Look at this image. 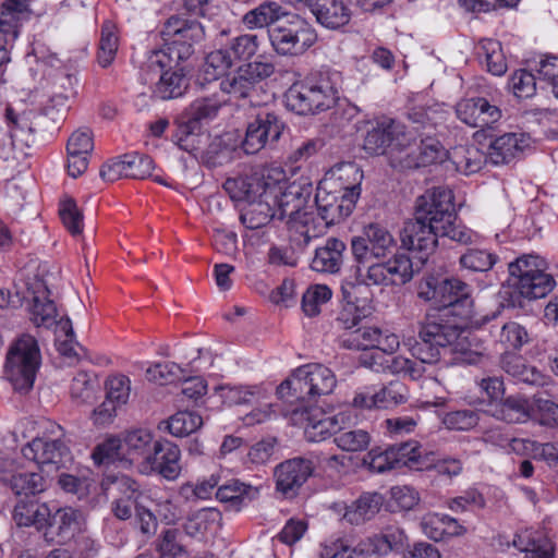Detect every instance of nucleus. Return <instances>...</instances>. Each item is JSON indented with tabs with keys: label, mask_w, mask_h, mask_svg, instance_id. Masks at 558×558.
<instances>
[{
	"label": "nucleus",
	"mask_w": 558,
	"mask_h": 558,
	"mask_svg": "<svg viewBox=\"0 0 558 558\" xmlns=\"http://www.w3.org/2000/svg\"><path fill=\"white\" fill-rule=\"evenodd\" d=\"M465 330L457 324L441 323L434 314H428L418 322L417 339L411 347L412 355L418 362L409 360L404 376L416 380L425 373L424 364L437 363L442 353L462 351Z\"/></svg>",
	"instance_id": "nucleus-1"
},
{
	"label": "nucleus",
	"mask_w": 558,
	"mask_h": 558,
	"mask_svg": "<svg viewBox=\"0 0 558 558\" xmlns=\"http://www.w3.org/2000/svg\"><path fill=\"white\" fill-rule=\"evenodd\" d=\"M440 186L427 190L415 199L413 218L404 222L400 232L402 246L426 259L437 247L440 223H448L447 213L438 206Z\"/></svg>",
	"instance_id": "nucleus-2"
},
{
	"label": "nucleus",
	"mask_w": 558,
	"mask_h": 558,
	"mask_svg": "<svg viewBox=\"0 0 558 558\" xmlns=\"http://www.w3.org/2000/svg\"><path fill=\"white\" fill-rule=\"evenodd\" d=\"M337 386L333 372L318 363L298 367L277 388L280 399L291 405H314L318 400L332 393Z\"/></svg>",
	"instance_id": "nucleus-3"
},
{
	"label": "nucleus",
	"mask_w": 558,
	"mask_h": 558,
	"mask_svg": "<svg viewBox=\"0 0 558 558\" xmlns=\"http://www.w3.org/2000/svg\"><path fill=\"white\" fill-rule=\"evenodd\" d=\"M339 73H319L315 77L292 84L287 90V107L298 114H310L332 108L338 99Z\"/></svg>",
	"instance_id": "nucleus-4"
},
{
	"label": "nucleus",
	"mask_w": 558,
	"mask_h": 558,
	"mask_svg": "<svg viewBox=\"0 0 558 558\" xmlns=\"http://www.w3.org/2000/svg\"><path fill=\"white\" fill-rule=\"evenodd\" d=\"M420 299L433 302L434 308L426 312L441 319V323L450 322L445 318L456 314L457 307L465 308L471 305L470 287L457 278H438L426 276L418 284Z\"/></svg>",
	"instance_id": "nucleus-5"
},
{
	"label": "nucleus",
	"mask_w": 558,
	"mask_h": 558,
	"mask_svg": "<svg viewBox=\"0 0 558 558\" xmlns=\"http://www.w3.org/2000/svg\"><path fill=\"white\" fill-rule=\"evenodd\" d=\"M512 306H522L520 298L535 300L546 296L555 287L554 278L538 269L537 257L522 256L509 264Z\"/></svg>",
	"instance_id": "nucleus-6"
},
{
	"label": "nucleus",
	"mask_w": 558,
	"mask_h": 558,
	"mask_svg": "<svg viewBox=\"0 0 558 558\" xmlns=\"http://www.w3.org/2000/svg\"><path fill=\"white\" fill-rule=\"evenodd\" d=\"M40 361L35 337L22 335L12 343L7 354L5 375L15 390L25 393L33 388Z\"/></svg>",
	"instance_id": "nucleus-7"
},
{
	"label": "nucleus",
	"mask_w": 558,
	"mask_h": 558,
	"mask_svg": "<svg viewBox=\"0 0 558 558\" xmlns=\"http://www.w3.org/2000/svg\"><path fill=\"white\" fill-rule=\"evenodd\" d=\"M270 44L280 56H301L317 40L314 27L302 16L288 13L268 29Z\"/></svg>",
	"instance_id": "nucleus-8"
},
{
	"label": "nucleus",
	"mask_w": 558,
	"mask_h": 558,
	"mask_svg": "<svg viewBox=\"0 0 558 558\" xmlns=\"http://www.w3.org/2000/svg\"><path fill=\"white\" fill-rule=\"evenodd\" d=\"M217 94L196 98L177 120V130L173 141L189 153L198 148V136L202 134V122L214 119L223 105Z\"/></svg>",
	"instance_id": "nucleus-9"
},
{
	"label": "nucleus",
	"mask_w": 558,
	"mask_h": 558,
	"mask_svg": "<svg viewBox=\"0 0 558 558\" xmlns=\"http://www.w3.org/2000/svg\"><path fill=\"white\" fill-rule=\"evenodd\" d=\"M413 269L410 258L404 255H395L392 259L384 262L374 260L369 264L357 266L354 283H362L367 290L369 286H400L412 279Z\"/></svg>",
	"instance_id": "nucleus-10"
},
{
	"label": "nucleus",
	"mask_w": 558,
	"mask_h": 558,
	"mask_svg": "<svg viewBox=\"0 0 558 558\" xmlns=\"http://www.w3.org/2000/svg\"><path fill=\"white\" fill-rule=\"evenodd\" d=\"M405 126L392 119H384L372 124L366 131L363 149L369 155H387L390 166L396 168V155L400 156L407 144Z\"/></svg>",
	"instance_id": "nucleus-11"
},
{
	"label": "nucleus",
	"mask_w": 558,
	"mask_h": 558,
	"mask_svg": "<svg viewBox=\"0 0 558 558\" xmlns=\"http://www.w3.org/2000/svg\"><path fill=\"white\" fill-rule=\"evenodd\" d=\"M286 123L276 111L260 110L247 122L241 148L247 155H254L266 147H274L280 140Z\"/></svg>",
	"instance_id": "nucleus-12"
},
{
	"label": "nucleus",
	"mask_w": 558,
	"mask_h": 558,
	"mask_svg": "<svg viewBox=\"0 0 558 558\" xmlns=\"http://www.w3.org/2000/svg\"><path fill=\"white\" fill-rule=\"evenodd\" d=\"M293 425L304 427V433L310 441H320L327 436L338 435L340 429H343L342 424L347 416L339 413L333 416H325L320 409L314 405H295L287 411Z\"/></svg>",
	"instance_id": "nucleus-13"
},
{
	"label": "nucleus",
	"mask_w": 558,
	"mask_h": 558,
	"mask_svg": "<svg viewBox=\"0 0 558 558\" xmlns=\"http://www.w3.org/2000/svg\"><path fill=\"white\" fill-rule=\"evenodd\" d=\"M360 193V184L333 191L318 185L314 203L325 226L328 227L347 218L352 213Z\"/></svg>",
	"instance_id": "nucleus-14"
},
{
	"label": "nucleus",
	"mask_w": 558,
	"mask_h": 558,
	"mask_svg": "<svg viewBox=\"0 0 558 558\" xmlns=\"http://www.w3.org/2000/svg\"><path fill=\"white\" fill-rule=\"evenodd\" d=\"M23 456L35 461L43 473L51 476L72 462V454L68 445L61 438H34L22 449Z\"/></svg>",
	"instance_id": "nucleus-15"
},
{
	"label": "nucleus",
	"mask_w": 558,
	"mask_h": 558,
	"mask_svg": "<svg viewBox=\"0 0 558 558\" xmlns=\"http://www.w3.org/2000/svg\"><path fill=\"white\" fill-rule=\"evenodd\" d=\"M275 66L269 62H248L220 82L221 92L235 98H247L264 80L271 76Z\"/></svg>",
	"instance_id": "nucleus-16"
},
{
	"label": "nucleus",
	"mask_w": 558,
	"mask_h": 558,
	"mask_svg": "<svg viewBox=\"0 0 558 558\" xmlns=\"http://www.w3.org/2000/svg\"><path fill=\"white\" fill-rule=\"evenodd\" d=\"M184 68L151 65L150 57L143 68L146 83H154L153 97L169 100L181 97L187 88V80L183 73Z\"/></svg>",
	"instance_id": "nucleus-17"
},
{
	"label": "nucleus",
	"mask_w": 558,
	"mask_h": 558,
	"mask_svg": "<svg viewBox=\"0 0 558 558\" xmlns=\"http://www.w3.org/2000/svg\"><path fill=\"white\" fill-rule=\"evenodd\" d=\"M315 470L312 460L296 457L279 463L274 470L276 490L284 498H294L301 487L313 475Z\"/></svg>",
	"instance_id": "nucleus-18"
},
{
	"label": "nucleus",
	"mask_w": 558,
	"mask_h": 558,
	"mask_svg": "<svg viewBox=\"0 0 558 558\" xmlns=\"http://www.w3.org/2000/svg\"><path fill=\"white\" fill-rule=\"evenodd\" d=\"M28 12L27 0H7L0 7V74L10 61L8 46L16 39L21 22Z\"/></svg>",
	"instance_id": "nucleus-19"
},
{
	"label": "nucleus",
	"mask_w": 558,
	"mask_h": 558,
	"mask_svg": "<svg viewBox=\"0 0 558 558\" xmlns=\"http://www.w3.org/2000/svg\"><path fill=\"white\" fill-rule=\"evenodd\" d=\"M180 449L169 440H156L153 451L146 456L138 469L142 473L156 472L167 480H175L181 473Z\"/></svg>",
	"instance_id": "nucleus-20"
},
{
	"label": "nucleus",
	"mask_w": 558,
	"mask_h": 558,
	"mask_svg": "<svg viewBox=\"0 0 558 558\" xmlns=\"http://www.w3.org/2000/svg\"><path fill=\"white\" fill-rule=\"evenodd\" d=\"M400 156L396 155V169L411 170L420 167H426L442 160L445 155L440 144L433 140L421 141L416 143L408 133L407 144L402 147Z\"/></svg>",
	"instance_id": "nucleus-21"
},
{
	"label": "nucleus",
	"mask_w": 558,
	"mask_h": 558,
	"mask_svg": "<svg viewBox=\"0 0 558 558\" xmlns=\"http://www.w3.org/2000/svg\"><path fill=\"white\" fill-rule=\"evenodd\" d=\"M364 286L345 279L341 284L342 298L345 304L338 313L335 323L339 329L353 331L361 325L362 320L371 314V308L359 304V295L362 294Z\"/></svg>",
	"instance_id": "nucleus-22"
},
{
	"label": "nucleus",
	"mask_w": 558,
	"mask_h": 558,
	"mask_svg": "<svg viewBox=\"0 0 558 558\" xmlns=\"http://www.w3.org/2000/svg\"><path fill=\"white\" fill-rule=\"evenodd\" d=\"M288 192L283 186H279V192L271 195L269 199L277 206L275 209L276 217L279 220H287V223L291 229L299 230V227L303 228L300 232L304 235L305 243H308L315 234L311 233L308 225L314 221L312 211L302 210L301 206L296 204V199H290L287 197Z\"/></svg>",
	"instance_id": "nucleus-23"
},
{
	"label": "nucleus",
	"mask_w": 558,
	"mask_h": 558,
	"mask_svg": "<svg viewBox=\"0 0 558 558\" xmlns=\"http://www.w3.org/2000/svg\"><path fill=\"white\" fill-rule=\"evenodd\" d=\"M456 113L463 123L481 129L490 126L501 118L500 109L483 97L462 99L456 106Z\"/></svg>",
	"instance_id": "nucleus-24"
},
{
	"label": "nucleus",
	"mask_w": 558,
	"mask_h": 558,
	"mask_svg": "<svg viewBox=\"0 0 558 558\" xmlns=\"http://www.w3.org/2000/svg\"><path fill=\"white\" fill-rule=\"evenodd\" d=\"M83 514L72 507L52 508L50 526L45 531L44 541L48 544H62L81 530Z\"/></svg>",
	"instance_id": "nucleus-25"
},
{
	"label": "nucleus",
	"mask_w": 558,
	"mask_h": 558,
	"mask_svg": "<svg viewBox=\"0 0 558 558\" xmlns=\"http://www.w3.org/2000/svg\"><path fill=\"white\" fill-rule=\"evenodd\" d=\"M52 508L38 499H21L13 510V520L19 526L34 527L45 538V531L50 526Z\"/></svg>",
	"instance_id": "nucleus-26"
},
{
	"label": "nucleus",
	"mask_w": 558,
	"mask_h": 558,
	"mask_svg": "<svg viewBox=\"0 0 558 558\" xmlns=\"http://www.w3.org/2000/svg\"><path fill=\"white\" fill-rule=\"evenodd\" d=\"M438 206L440 207V210L444 213L446 211V216H448V223H440L439 235L447 236L463 245L472 244L474 242L475 233L464 226L457 225L458 215L453 203L452 191L440 186V194H438Z\"/></svg>",
	"instance_id": "nucleus-27"
},
{
	"label": "nucleus",
	"mask_w": 558,
	"mask_h": 558,
	"mask_svg": "<svg viewBox=\"0 0 558 558\" xmlns=\"http://www.w3.org/2000/svg\"><path fill=\"white\" fill-rule=\"evenodd\" d=\"M265 186L266 183L258 171L229 178L223 183L225 191L233 201H244L248 204L266 198Z\"/></svg>",
	"instance_id": "nucleus-28"
},
{
	"label": "nucleus",
	"mask_w": 558,
	"mask_h": 558,
	"mask_svg": "<svg viewBox=\"0 0 558 558\" xmlns=\"http://www.w3.org/2000/svg\"><path fill=\"white\" fill-rule=\"evenodd\" d=\"M311 12L326 28L338 29L351 20L348 0H310Z\"/></svg>",
	"instance_id": "nucleus-29"
},
{
	"label": "nucleus",
	"mask_w": 558,
	"mask_h": 558,
	"mask_svg": "<svg viewBox=\"0 0 558 558\" xmlns=\"http://www.w3.org/2000/svg\"><path fill=\"white\" fill-rule=\"evenodd\" d=\"M48 477L45 473L23 471V472H2L0 481L10 487L16 496H36L47 489Z\"/></svg>",
	"instance_id": "nucleus-30"
},
{
	"label": "nucleus",
	"mask_w": 558,
	"mask_h": 558,
	"mask_svg": "<svg viewBox=\"0 0 558 558\" xmlns=\"http://www.w3.org/2000/svg\"><path fill=\"white\" fill-rule=\"evenodd\" d=\"M345 243L337 238H328L325 243L315 250L311 268L322 274H337L343 264Z\"/></svg>",
	"instance_id": "nucleus-31"
},
{
	"label": "nucleus",
	"mask_w": 558,
	"mask_h": 558,
	"mask_svg": "<svg viewBox=\"0 0 558 558\" xmlns=\"http://www.w3.org/2000/svg\"><path fill=\"white\" fill-rule=\"evenodd\" d=\"M162 35L179 43L190 44L195 46L205 38V31L203 25L195 20L183 19L178 15L170 16L162 29Z\"/></svg>",
	"instance_id": "nucleus-32"
},
{
	"label": "nucleus",
	"mask_w": 558,
	"mask_h": 558,
	"mask_svg": "<svg viewBox=\"0 0 558 558\" xmlns=\"http://www.w3.org/2000/svg\"><path fill=\"white\" fill-rule=\"evenodd\" d=\"M288 13L289 12H287L278 2L264 1L256 8L247 11L242 16L241 22L247 29L264 27H268L269 29L278 22L282 21Z\"/></svg>",
	"instance_id": "nucleus-33"
},
{
	"label": "nucleus",
	"mask_w": 558,
	"mask_h": 558,
	"mask_svg": "<svg viewBox=\"0 0 558 558\" xmlns=\"http://www.w3.org/2000/svg\"><path fill=\"white\" fill-rule=\"evenodd\" d=\"M31 319L36 326L51 327L56 324L57 307L53 301L48 299V290L43 283L37 289L29 291Z\"/></svg>",
	"instance_id": "nucleus-34"
},
{
	"label": "nucleus",
	"mask_w": 558,
	"mask_h": 558,
	"mask_svg": "<svg viewBox=\"0 0 558 558\" xmlns=\"http://www.w3.org/2000/svg\"><path fill=\"white\" fill-rule=\"evenodd\" d=\"M525 146H527V138L523 133H506L490 144L488 156L495 165L508 163Z\"/></svg>",
	"instance_id": "nucleus-35"
},
{
	"label": "nucleus",
	"mask_w": 558,
	"mask_h": 558,
	"mask_svg": "<svg viewBox=\"0 0 558 558\" xmlns=\"http://www.w3.org/2000/svg\"><path fill=\"white\" fill-rule=\"evenodd\" d=\"M384 498L378 493H364L351 506L347 507L343 519L359 525L374 518L380 510Z\"/></svg>",
	"instance_id": "nucleus-36"
},
{
	"label": "nucleus",
	"mask_w": 558,
	"mask_h": 558,
	"mask_svg": "<svg viewBox=\"0 0 558 558\" xmlns=\"http://www.w3.org/2000/svg\"><path fill=\"white\" fill-rule=\"evenodd\" d=\"M167 41L165 48L153 51L150 57V64L160 66H169L170 69L180 68L182 62L187 61L194 54V46L182 44L172 39L165 38Z\"/></svg>",
	"instance_id": "nucleus-37"
},
{
	"label": "nucleus",
	"mask_w": 558,
	"mask_h": 558,
	"mask_svg": "<svg viewBox=\"0 0 558 558\" xmlns=\"http://www.w3.org/2000/svg\"><path fill=\"white\" fill-rule=\"evenodd\" d=\"M499 366L505 373L522 383L531 385L542 383V374L536 371L535 367L529 366L521 355L513 352L506 351L502 353L499 360Z\"/></svg>",
	"instance_id": "nucleus-38"
},
{
	"label": "nucleus",
	"mask_w": 558,
	"mask_h": 558,
	"mask_svg": "<svg viewBox=\"0 0 558 558\" xmlns=\"http://www.w3.org/2000/svg\"><path fill=\"white\" fill-rule=\"evenodd\" d=\"M221 512L216 508H204L190 514L183 525L186 535L203 539L216 525H220Z\"/></svg>",
	"instance_id": "nucleus-39"
},
{
	"label": "nucleus",
	"mask_w": 558,
	"mask_h": 558,
	"mask_svg": "<svg viewBox=\"0 0 558 558\" xmlns=\"http://www.w3.org/2000/svg\"><path fill=\"white\" fill-rule=\"evenodd\" d=\"M153 434L147 429H135L125 434L122 439L125 462L134 463L140 458L146 460L151 453L154 442Z\"/></svg>",
	"instance_id": "nucleus-40"
},
{
	"label": "nucleus",
	"mask_w": 558,
	"mask_h": 558,
	"mask_svg": "<svg viewBox=\"0 0 558 558\" xmlns=\"http://www.w3.org/2000/svg\"><path fill=\"white\" fill-rule=\"evenodd\" d=\"M531 407L529 401L521 396H509L496 407L493 415L509 424H519L526 422L531 416Z\"/></svg>",
	"instance_id": "nucleus-41"
},
{
	"label": "nucleus",
	"mask_w": 558,
	"mask_h": 558,
	"mask_svg": "<svg viewBox=\"0 0 558 558\" xmlns=\"http://www.w3.org/2000/svg\"><path fill=\"white\" fill-rule=\"evenodd\" d=\"M258 496V489L251 485L232 481L225 484L217 489L216 497L221 502L230 504V507L240 511L247 501L255 499Z\"/></svg>",
	"instance_id": "nucleus-42"
},
{
	"label": "nucleus",
	"mask_w": 558,
	"mask_h": 558,
	"mask_svg": "<svg viewBox=\"0 0 558 558\" xmlns=\"http://www.w3.org/2000/svg\"><path fill=\"white\" fill-rule=\"evenodd\" d=\"M99 389V383L95 375L78 372L72 379L70 395L76 404H89L96 399Z\"/></svg>",
	"instance_id": "nucleus-43"
},
{
	"label": "nucleus",
	"mask_w": 558,
	"mask_h": 558,
	"mask_svg": "<svg viewBox=\"0 0 558 558\" xmlns=\"http://www.w3.org/2000/svg\"><path fill=\"white\" fill-rule=\"evenodd\" d=\"M489 331L495 341L500 343L507 351L509 349L519 350L530 340L525 328L515 322H509L499 327L493 326Z\"/></svg>",
	"instance_id": "nucleus-44"
},
{
	"label": "nucleus",
	"mask_w": 558,
	"mask_h": 558,
	"mask_svg": "<svg viewBox=\"0 0 558 558\" xmlns=\"http://www.w3.org/2000/svg\"><path fill=\"white\" fill-rule=\"evenodd\" d=\"M269 198H262L255 203H250L247 208L243 209L240 219L245 228L256 230L266 226L271 219L277 218Z\"/></svg>",
	"instance_id": "nucleus-45"
},
{
	"label": "nucleus",
	"mask_w": 558,
	"mask_h": 558,
	"mask_svg": "<svg viewBox=\"0 0 558 558\" xmlns=\"http://www.w3.org/2000/svg\"><path fill=\"white\" fill-rule=\"evenodd\" d=\"M374 542L377 546V555H387L391 551H402L408 537L398 525H387L380 533L373 535Z\"/></svg>",
	"instance_id": "nucleus-46"
},
{
	"label": "nucleus",
	"mask_w": 558,
	"mask_h": 558,
	"mask_svg": "<svg viewBox=\"0 0 558 558\" xmlns=\"http://www.w3.org/2000/svg\"><path fill=\"white\" fill-rule=\"evenodd\" d=\"M167 429L175 437H185L203 425V418L195 412L178 411L166 422Z\"/></svg>",
	"instance_id": "nucleus-47"
},
{
	"label": "nucleus",
	"mask_w": 558,
	"mask_h": 558,
	"mask_svg": "<svg viewBox=\"0 0 558 558\" xmlns=\"http://www.w3.org/2000/svg\"><path fill=\"white\" fill-rule=\"evenodd\" d=\"M380 329L373 326H357L347 338L340 340V344L349 350H365L376 347L379 340Z\"/></svg>",
	"instance_id": "nucleus-48"
},
{
	"label": "nucleus",
	"mask_w": 558,
	"mask_h": 558,
	"mask_svg": "<svg viewBox=\"0 0 558 558\" xmlns=\"http://www.w3.org/2000/svg\"><path fill=\"white\" fill-rule=\"evenodd\" d=\"M259 47L258 36L243 34L232 38L226 46L233 62L247 61L257 52Z\"/></svg>",
	"instance_id": "nucleus-49"
},
{
	"label": "nucleus",
	"mask_w": 558,
	"mask_h": 558,
	"mask_svg": "<svg viewBox=\"0 0 558 558\" xmlns=\"http://www.w3.org/2000/svg\"><path fill=\"white\" fill-rule=\"evenodd\" d=\"M119 46V39L114 31V26L110 22H106L101 27V35L97 52V61L100 66H109L116 58Z\"/></svg>",
	"instance_id": "nucleus-50"
},
{
	"label": "nucleus",
	"mask_w": 558,
	"mask_h": 558,
	"mask_svg": "<svg viewBox=\"0 0 558 558\" xmlns=\"http://www.w3.org/2000/svg\"><path fill=\"white\" fill-rule=\"evenodd\" d=\"M480 50V54L485 58L488 72L497 76L506 73L507 62L499 41L494 39L482 40Z\"/></svg>",
	"instance_id": "nucleus-51"
},
{
	"label": "nucleus",
	"mask_w": 558,
	"mask_h": 558,
	"mask_svg": "<svg viewBox=\"0 0 558 558\" xmlns=\"http://www.w3.org/2000/svg\"><path fill=\"white\" fill-rule=\"evenodd\" d=\"M497 259L498 257L495 254L486 250L468 248L466 252L460 256L459 263L464 269L485 272L493 268Z\"/></svg>",
	"instance_id": "nucleus-52"
},
{
	"label": "nucleus",
	"mask_w": 558,
	"mask_h": 558,
	"mask_svg": "<svg viewBox=\"0 0 558 558\" xmlns=\"http://www.w3.org/2000/svg\"><path fill=\"white\" fill-rule=\"evenodd\" d=\"M408 401V389L400 381H391L384 386L378 392H375L373 404L377 409H390Z\"/></svg>",
	"instance_id": "nucleus-53"
},
{
	"label": "nucleus",
	"mask_w": 558,
	"mask_h": 558,
	"mask_svg": "<svg viewBox=\"0 0 558 558\" xmlns=\"http://www.w3.org/2000/svg\"><path fill=\"white\" fill-rule=\"evenodd\" d=\"M92 458L98 465L110 464L116 461H125L122 439L111 437L97 445L93 451Z\"/></svg>",
	"instance_id": "nucleus-54"
},
{
	"label": "nucleus",
	"mask_w": 558,
	"mask_h": 558,
	"mask_svg": "<svg viewBox=\"0 0 558 558\" xmlns=\"http://www.w3.org/2000/svg\"><path fill=\"white\" fill-rule=\"evenodd\" d=\"M367 242L374 245L377 254L386 258L393 253L396 242L390 232L376 223H372L364 230V236Z\"/></svg>",
	"instance_id": "nucleus-55"
},
{
	"label": "nucleus",
	"mask_w": 558,
	"mask_h": 558,
	"mask_svg": "<svg viewBox=\"0 0 558 558\" xmlns=\"http://www.w3.org/2000/svg\"><path fill=\"white\" fill-rule=\"evenodd\" d=\"M332 292L326 284L311 286L303 294L302 308L305 315L314 317L320 313V305L331 299Z\"/></svg>",
	"instance_id": "nucleus-56"
},
{
	"label": "nucleus",
	"mask_w": 558,
	"mask_h": 558,
	"mask_svg": "<svg viewBox=\"0 0 558 558\" xmlns=\"http://www.w3.org/2000/svg\"><path fill=\"white\" fill-rule=\"evenodd\" d=\"M514 545L526 553V558H553L554 547L546 538H531L526 532L517 535Z\"/></svg>",
	"instance_id": "nucleus-57"
},
{
	"label": "nucleus",
	"mask_w": 558,
	"mask_h": 558,
	"mask_svg": "<svg viewBox=\"0 0 558 558\" xmlns=\"http://www.w3.org/2000/svg\"><path fill=\"white\" fill-rule=\"evenodd\" d=\"M371 436L364 429H340L338 435L333 437V442L338 448L344 451H362L369 445Z\"/></svg>",
	"instance_id": "nucleus-58"
},
{
	"label": "nucleus",
	"mask_w": 558,
	"mask_h": 558,
	"mask_svg": "<svg viewBox=\"0 0 558 558\" xmlns=\"http://www.w3.org/2000/svg\"><path fill=\"white\" fill-rule=\"evenodd\" d=\"M390 449L393 451L395 458H397L396 463L398 468L418 465L424 451L422 446L414 440L391 445Z\"/></svg>",
	"instance_id": "nucleus-59"
},
{
	"label": "nucleus",
	"mask_w": 558,
	"mask_h": 558,
	"mask_svg": "<svg viewBox=\"0 0 558 558\" xmlns=\"http://www.w3.org/2000/svg\"><path fill=\"white\" fill-rule=\"evenodd\" d=\"M185 371L174 362L156 363L146 371L147 378L160 385L180 380Z\"/></svg>",
	"instance_id": "nucleus-60"
},
{
	"label": "nucleus",
	"mask_w": 558,
	"mask_h": 558,
	"mask_svg": "<svg viewBox=\"0 0 558 558\" xmlns=\"http://www.w3.org/2000/svg\"><path fill=\"white\" fill-rule=\"evenodd\" d=\"M234 64L226 47L209 52L205 59L204 72L208 78L216 80L226 74Z\"/></svg>",
	"instance_id": "nucleus-61"
},
{
	"label": "nucleus",
	"mask_w": 558,
	"mask_h": 558,
	"mask_svg": "<svg viewBox=\"0 0 558 558\" xmlns=\"http://www.w3.org/2000/svg\"><path fill=\"white\" fill-rule=\"evenodd\" d=\"M483 156L475 147H458L452 153V160L459 171L475 173L482 168Z\"/></svg>",
	"instance_id": "nucleus-62"
},
{
	"label": "nucleus",
	"mask_w": 558,
	"mask_h": 558,
	"mask_svg": "<svg viewBox=\"0 0 558 558\" xmlns=\"http://www.w3.org/2000/svg\"><path fill=\"white\" fill-rule=\"evenodd\" d=\"M390 447L386 450L374 448L369 450L363 458V464L366 465L372 472L384 473L386 471L398 468Z\"/></svg>",
	"instance_id": "nucleus-63"
},
{
	"label": "nucleus",
	"mask_w": 558,
	"mask_h": 558,
	"mask_svg": "<svg viewBox=\"0 0 558 558\" xmlns=\"http://www.w3.org/2000/svg\"><path fill=\"white\" fill-rule=\"evenodd\" d=\"M179 537L180 532L175 529L162 532L158 544L159 558H185L186 551Z\"/></svg>",
	"instance_id": "nucleus-64"
}]
</instances>
